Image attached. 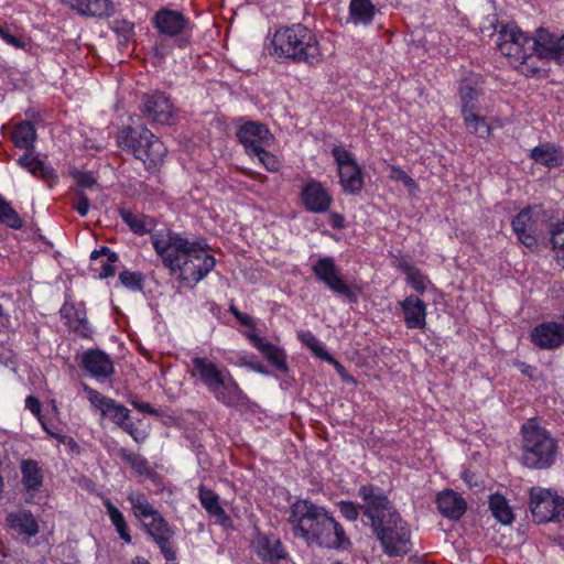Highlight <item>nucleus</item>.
<instances>
[{
  "label": "nucleus",
  "instance_id": "nucleus-1",
  "mask_svg": "<svg viewBox=\"0 0 564 564\" xmlns=\"http://www.w3.org/2000/svg\"><path fill=\"white\" fill-rule=\"evenodd\" d=\"M151 241L164 267L183 282H199L215 268L214 256L196 241L172 232Z\"/></svg>",
  "mask_w": 564,
  "mask_h": 564
},
{
  "label": "nucleus",
  "instance_id": "nucleus-2",
  "mask_svg": "<svg viewBox=\"0 0 564 564\" xmlns=\"http://www.w3.org/2000/svg\"><path fill=\"white\" fill-rule=\"evenodd\" d=\"M289 524L293 534L308 545L327 549H346L350 541L343 525L326 510L308 499H297L290 506Z\"/></svg>",
  "mask_w": 564,
  "mask_h": 564
},
{
  "label": "nucleus",
  "instance_id": "nucleus-3",
  "mask_svg": "<svg viewBox=\"0 0 564 564\" xmlns=\"http://www.w3.org/2000/svg\"><path fill=\"white\" fill-rule=\"evenodd\" d=\"M195 386L205 388L217 402L242 412L251 400L227 368H221L207 357L194 356L187 370Z\"/></svg>",
  "mask_w": 564,
  "mask_h": 564
},
{
  "label": "nucleus",
  "instance_id": "nucleus-4",
  "mask_svg": "<svg viewBox=\"0 0 564 564\" xmlns=\"http://www.w3.org/2000/svg\"><path fill=\"white\" fill-rule=\"evenodd\" d=\"M134 518L141 523L144 533L159 547L166 564H174L177 557L176 549L173 545V539L176 534L163 514L154 508L148 497L141 491H131L127 496Z\"/></svg>",
  "mask_w": 564,
  "mask_h": 564
},
{
  "label": "nucleus",
  "instance_id": "nucleus-5",
  "mask_svg": "<svg viewBox=\"0 0 564 564\" xmlns=\"http://www.w3.org/2000/svg\"><path fill=\"white\" fill-rule=\"evenodd\" d=\"M273 55L293 62L315 65L322 61L319 43L315 34L303 24L281 26L272 39Z\"/></svg>",
  "mask_w": 564,
  "mask_h": 564
},
{
  "label": "nucleus",
  "instance_id": "nucleus-6",
  "mask_svg": "<svg viewBox=\"0 0 564 564\" xmlns=\"http://www.w3.org/2000/svg\"><path fill=\"white\" fill-rule=\"evenodd\" d=\"M521 464L530 469H547L554 465L558 451L557 440L538 419H530L521 426Z\"/></svg>",
  "mask_w": 564,
  "mask_h": 564
},
{
  "label": "nucleus",
  "instance_id": "nucleus-7",
  "mask_svg": "<svg viewBox=\"0 0 564 564\" xmlns=\"http://www.w3.org/2000/svg\"><path fill=\"white\" fill-rule=\"evenodd\" d=\"M117 145L132 153L151 173L160 170L167 154L164 143L147 127L140 131L130 126L122 127L117 133Z\"/></svg>",
  "mask_w": 564,
  "mask_h": 564
},
{
  "label": "nucleus",
  "instance_id": "nucleus-8",
  "mask_svg": "<svg viewBox=\"0 0 564 564\" xmlns=\"http://www.w3.org/2000/svg\"><path fill=\"white\" fill-rule=\"evenodd\" d=\"M370 527L382 552L389 557H403L411 551V529L398 510L375 520Z\"/></svg>",
  "mask_w": 564,
  "mask_h": 564
},
{
  "label": "nucleus",
  "instance_id": "nucleus-9",
  "mask_svg": "<svg viewBox=\"0 0 564 564\" xmlns=\"http://www.w3.org/2000/svg\"><path fill=\"white\" fill-rule=\"evenodd\" d=\"M498 50L511 66L519 65L528 54L536 52L535 36L524 34L517 26L503 25L498 33Z\"/></svg>",
  "mask_w": 564,
  "mask_h": 564
},
{
  "label": "nucleus",
  "instance_id": "nucleus-10",
  "mask_svg": "<svg viewBox=\"0 0 564 564\" xmlns=\"http://www.w3.org/2000/svg\"><path fill=\"white\" fill-rule=\"evenodd\" d=\"M83 390L91 406L97 409L102 417L110 420L127 434H133L134 422L131 420L130 410L128 408L118 403L116 400L101 394L88 384H83Z\"/></svg>",
  "mask_w": 564,
  "mask_h": 564
},
{
  "label": "nucleus",
  "instance_id": "nucleus-11",
  "mask_svg": "<svg viewBox=\"0 0 564 564\" xmlns=\"http://www.w3.org/2000/svg\"><path fill=\"white\" fill-rule=\"evenodd\" d=\"M337 165L339 185L344 193L356 195L364 188V173L354 154L341 145L332 149Z\"/></svg>",
  "mask_w": 564,
  "mask_h": 564
},
{
  "label": "nucleus",
  "instance_id": "nucleus-12",
  "mask_svg": "<svg viewBox=\"0 0 564 564\" xmlns=\"http://www.w3.org/2000/svg\"><path fill=\"white\" fill-rule=\"evenodd\" d=\"M358 497L361 499V512L370 524L380 518L387 517L397 511L387 491L373 484L361 485L358 489Z\"/></svg>",
  "mask_w": 564,
  "mask_h": 564
},
{
  "label": "nucleus",
  "instance_id": "nucleus-13",
  "mask_svg": "<svg viewBox=\"0 0 564 564\" xmlns=\"http://www.w3.org/2000/svg\"><path fill=\"white\" fill-rule=\"evenodd\" d=\"M140 110L144 117L161 124L171 123L175 115V107L170 96L160 90L144 94L141 98Z\"/></svg>",
  "mask_w": 564,
  "mask_h": 564
},
{
  "label": "nucleus",
  "instance_id": "nucleus-14",
  "mask_svg": "<svg viewBox=\"0 0 564 564\" xmlns=\"http://www.w3.org/2000/svg\"><path fill=\"white\" fill-rule=\"evenodd\" d=\"M299 197L304 208L315 214L327 213L334 202L330 192L315 178L307 180L301 186Z\"/></svg>",
  "mask_w": 564,
  "mask_h": 564
},
{
  "label": "nucleus",
  "instance_id": "nucleus-15",
  "mask_svg": "<svg viewBox=\"0 0 564 564\" xmlns=\"http://www.w3.org/2000/svg\"><path fill=\"white\" fill-rule=\"evenodd\" d=\"M59 314L72 332L83 338L91 337L93 329L87 319L86 307L83 302L77 303L74 301L68 289L65 292V301L59 310Z\"/></svg>",
  "mask_w": 564,
  "mask_h": 564
},
{
  "label": "nucleus",
  "instance_id": "nucleus-16",
  "mask_svg": "<svg viewBox=\"0 0 564 564\" xmlns=\"http://www.w3.org/2000/svg\"><path fill=\"white\" fill-rule=\"evenodd\" d=\"M540 221L533 216V210L528 207L518 213L512 220V228L519 241L531 252H536L540 247Z\"/></svg>",
  "mask_w": 564,
  "mask_h": 564
},
{
  "label": "nucleus",
  "instance_id": "nucleus-17",
  "mask_svg": "<svg viewBox=\"0 0 564 564\" xmlns=\"http://www.w3.org/2000/svg\"><path fill=\"white\" fill-rule=\"evenodd\" d=\"M237 138L250 156L264 147H269L273 141V135L268 127L256 121L242 124L237 131Z\"/></svg>",
  "mask_w": 564,
  "mask_h": 564
},
{
  "label": "nucleus",
  "instance_id": "nucleus-18",
  "mask_svg": "<svg viewBox=\"0 0 564 564\" xmlns=\"http://www.w3.org/2000/svg\"><path fill=\"white\" fill-rule=\"evenodd\" d=\"M556 498L550 489L533 487L530 490L529 508L533 520L541 524L553 522L556 517Z\"/></svg>",
  "mask_w": 564,
  "mask_h": 564
},
{
  "label": "nucleus",
  "instance_id": "nucleus-19",
  "mask_svg": "<svg viewBox=\"0 0 564 564\" xmlns=\"http://www.w3.org/2000/svg\"><path fill=\"white\" fill-rule=\"evenodd\" d=\"M257 556L264 563L274 564L289 554L279 535L258 531L251 542Z\"/></svg>",
  "mask_w": 564,
  "mask_h": 564
},
{
  "label": "nucleus",
  "instance_id": "nucleus-20",
  "mask_svg": "<svg viewBox=\"0 0 564 564\" xmlns=\"http://www.w3.org/2000/svg\"><path fill=\"white\" fill-rule=\"evenodd\" d=\"M531 343L544 350L560 348L564 344V324L547 321L533 327L530 334Z\"/></svg>",
  "mask_w": 564,
  "mask_h": 564
},
{
  "label": "nucleus",
  "instance_id": "nucleus-21",
  "mask_svg": "<svg viewBox=\"0 0 564 564\" xmlns=\"http://www.w3.org/2000/svg\"><path fill=\"white\" fill-rule=\"evenodd\" d=\"M20 471L25 501L33 503L34 498L42 491L44 485L43 469L37 460L25 458L20 462Z\"/></svg>",
  "mask_w": 564,
  "mask_h": 564
},
{
  "label": "nucleus",
  "instance_id": "nucleus-22",
  "mask_svg": "<svg viewBox=\"0 0 564 564\" xmlns=\"http://www.w3.org/2000/svg\"><path fill=\"white\" fill-rule=\"evenodd\" d=\"M535 45L539 56L564 65V33L558 36L541 26L535 32Z\"/></svg>",
  "mask_w": 564,
  "mask_h": 564
},
{
  "label": "nucleus",
  "instance_id": "nucleus-23",
  "mask_svg": "<svg viewBox=\"0 0 564 564\" xmlns=\"http://www.w3.org/2000/svg\"><path fill=\"white\" fill-rule=\"evenodd\" d=\"M245 336L250 340L253 347L259 350L264 358L280 372H288L289 365L286 361V354L280 346L265 341L254 330L245 333Z\"/></svg>",
  "mask_w": 564,
  "mask_h": 564
},
{
  "label": "nucleus",
  "instance_id": "nucleus-24",
  "mask_svg": "<svg viewBox=\"0 0 564 564\" xmlns=\"http://www.w3.org/2000/svg\"><path fill=\"white\" fill-rule=\"evenodd\" d=\"M82 366L96 379L110 378L115 373V366L110 356L100 349L85 351L82 357Z\"/></svg>",
  "mask_w": 564,
  "mask_h": 564
},
{
  "label": "nucleus",
  "instance_id": "nucleus-25",
  "mask_svg": "<svg viewBox=\"0 0 564 564\" xmlns=\"http://www.w3.org/2000/svg\"><path fill=\"white\" fill-rule=\"evenodd\" d=\"M198 499L202 507L205 509L209 517L215 519L217 524L226 530L234 528L232 519L221 507L220 498L214 490L205 487L204 485H200L198 487Z\"/></svg>",
  "mask_w": 564,
  "mask_h": 564
},
{
  "label": "nucleus",
  "instance_id": "nucleus-26",
  "mask_svg": "<svg viewBox=\"0 0 564 564\" xmlns=\"http://www.w3.org/2000/svg\"><path fill=\"white\" fill-rule=\"evenodd\" d=\"M153 24L160 33L177 36L187 29L188 20L182 12L164 8L155 13Z\"/></svg>",
  "mask_w": 564,
  "mask_h": 564
},
{
  "label": "nucleus",
  "instance_id": "nucleus-27",
  "mask_svg": "<svg viewBox=\"0 0 564 564\" xmlns=\"http://www.w3.org/2000/svg\"><path fill=\"white\" fill-rule=\"evenodd\" d=\"M436 505L441 514L449 520H459L467 510V502L463 496L453 489H444L436 496Z\"/></svg>",
  "mask_w": 564,
  "mask_h": 564
},
{
  "label": "nucleus",
  "instance_id": "nucleus-28",
  "mask_svg": "<svg viewBox=\"0 0 564 564\" xmlns=\"http://www.w3.org/2000/svg\"><path fill=\"white\" fill-rule=\"evenodd\" d=\"M405 326L409 329H423L426 325V305L415 295H409L400 302Z\"/></svg>",
  "mask_w": 564,
  "mask_h": 564
},
{
  "label": "nucleus",
  "instance_id": "nucleus-29",
  "mask_svg": "<svg viewBox=\"0 0 564 564\" xmlns=\"http://www.w3.org/2000/svg\"><path fill=\"white\" fill-rule=\"evenodd\" d=\"M118 260L119 258L116 252L111 251L108 247H101L99 250H94L90 254V271L98 279L111 278L116 273L115 263Z\"/></svg>",
  "mask_w": 564,
  "mask_h": 564
},
{
  "label": "nucleus",
  "instance_id": "nucleus-30",
  "mask_svg": "<svg viewBox=\"0 0 564 564\" xmlns=\"http://www.w3.org/2000/svg\"><path fill=\"white\" fill-rule=\"evenodd\" d=\"M481 84L482 78L480 75L466 76L460 80L458 96L460 98L462 112L479 107L477 100L482 95Z\"/></svg>",
  "mask_w": 564,
  "mask_h": 564
},
{
  "label": "nucleus",
  "instance_id": "nucleus-31",
  "mask_svg": "<svg viewBox=\"0 0 564 564\" xmlns=\"http://www.w3.org/2000/svg\"><path fill=\"white\" fill-rule=\"evenodd\" d=\"M8 527L19 535L30 539L39 533V523L30 510H20L7 516Z\"/></svg>",
  "mask_w": 564,
  "mask_h": 564
},
{
  "label": "nucleus",
  "instance_id": "nucleus-32",
  "mask_svg": "<svg viewBox=\"0 0 564 564\" xmlns=\"http://www.w3.org/2000/svg\"><path fill=\"white\" fill-rule=\"evenodd\" d=\"M530 158L535 163L547 169L560 167L564 162V154L561 148L551 142H546L532 149Z\"/></svg>",
  "mask_w": 564,
  "mask_h": 564
},
{
  "label": "nucleus",
  "instance_id": "nucleus-33",
  "mask_svg": "<svg viewBox=\"0 0 564 564\" xmlns=\"http://www.w3.org/2000/svg\"><path fill=\"white\" fill-rule=\"evenodd\" d=\"M19 164L28 170L33 176L45 182L50 187L57 181V175L51 166L46 165L32 153H25L19 159Z\"/></svg>",
  "mask_w": 564,
  "mask_h": 564
},
{
  "label": "nucleus",
  "instance_id": "nucleus-34",
  "mask_svg": "<svg viewBox=\"0 0 564 564\" xmlns=\"http://www.w3.org/2000/svg\"><path fill=\"white\" fill-rule=\"evenodd\" d=\"M118 213L129 229L138 236L150 234L158 224L155 218L144 214H135L126 207H120Z\"/></svg>",
  "mask_w": 564,
  "mask_h": 564
},
{
  "label": "nucleus",
  "instance_id": "nucleus-35",
  "mask_svg": "<svg viewBox=\"0 0 564 564\" xmlns=\"http://www.w3.org/2000/svg\"><path fill=\"white\" fill-rule=\"evenodd\" d=\"M488 508L491 516L502 525H510L516 519L509 500L500 492L491 494L488 498Z\"/></svg>",
  "mask_w": 564,
  "mask_h": 564
},
{
  "label": "nucleus",
  "instance_id": "nucleus-36",
  "mask_svg": "<svg viewBox=\"0 0 564 564\" xmlns=\"http://www.w3.org/2000/svg\"><path fill=\"white\" fill-rule=\"evenodd\" d=\"M102 505L119 538L127 544L132 543L129 524L123 513L112 503L109 498L102 500Z\"/></svg>",
  "mask_w": 564,
  "mask_h": 564
},
{
  "label": "nucleus",
  "instance_id": "nucleus-37",
  "mask_svg": "<svg viewBox=\"0 0 564 564\" xmlns=\"http://www.w3.org/2000/svg\"><path fill=\"white\" fill-rule=\"evenodd\" d=\"M10 140L17 148L33 150L36 140V130L32 122L22 121L13 126Z\"/></svg>",
  "mask_w": 564,
  "mask_h": 564
},
{
  "label": "nucleus",
  "instance_id": "nucleus-38",
  "mask_svg": "<svg viewBox=\"0 0 564 564\" xmlns=\"http://www.w3.org/2000/svg\"><path fill=\"white\" fill-rule=\"evenodd\" d=\"M376 15V7L371 0H350L349 19L355 24L368 25Z\"/></svg>",
  "mask_w": 564,
  "mask_h": 564
},
{
  "label": "nucleus",
  "instance_id": "nucleus-39",
  "mask_svg": "<svg viewBox=\"0 0 564 564\" xmlns=\"http://www.w3.org/2000/svg\"><path fill=\"white\" fill-rule=\"evenodd\" d=\"M118 456L127 464L130 465L132 470L139 476H145L152 479L155 473L151 469L148 459L141 454L133 453L128 448L121 447L118 451Z\"/></svg>",
  "mask_w": 564,
  "mask_h": 564
},
{
  "label": "nucleus",
  "instance_id": "nucleus-40",
  "mask_svg": "<svg viewBox=\"0 0 564 564\" xmlns=\"http://www.w3.org/2000/svg\"><path fill=\"white\" fill-rule=\"evenodd\" d=\"M464 124L466 129L474 134L479 137L488 135L491 131L486 117L479 115V107L473 110L462 112Z\"/></svg>",
  "mask_w": 564,
  "mask_h": 564
},
{
  "label": "nucleus",
  "instance_id": "nucleus-41",
  "mask_svg": "<svg viewBox=\"0 0 564 564\" xmlns=\"http://www.w3.org/2000/svg\"><path fill=\"white\" fill-rule=\"evenodd\" d=\"M83 4L76 12L86 17H107L112 9L110 0H83Z\"/></svg>",
  "mask_w": 564,
  "mask_h": 564
},
{
  "label": "nucleus",
  "instance_id": "nucleus-42",
  "mask_svg": "<svg viewBox=\"0 0 564 564\" xmlns=\"http://www.w3.org/2000/svg\"><path fill=\"white\" fill-rule=\"evenodd\" d=\"M550 241L554 258L558 264L564 267V221H557L550 229Z\"/></svg>",
  "mask_w": 564,
  "mask_h": 564
},
{
  "label": "nucleus",
  "instance_id": "nucleus-43",
  "mask_svg": "<svg viewBox=\"0 0 564 564\" xmlns=\"http://www.w3.org/2000/svg\"><path fill=\"white\" fill-rule=\"evenodd\" d=\"M329 291L337 295L343 302L355 304L362 294L359 284H326Z\"/></svg>",
  "mask_w": 564,
  "mask_h": 564
},
{
  "label": "nucleus",
  "instance_id": "nucleus-44",
  "mask_svg": "<svg viewBox=\"0 0 564 564\" xmlns=\"http://www.w3.org/2000/svg\"><path fill=\"white\" fill-rule=\"evenodd\" d=\"M542 59H545V57H541L538 52H534L528 54L527 58H523V61L519 62V65H514L513 67L527 77H541L545 73V70L540 67Z\"/></svg>",
  "mask_w": 564,
  "mask_h": 564
},
{
  "label": "nucleus",
  "instance_id": "nucleus-45",
  "mask_svg": "<svg viewBox=\"0 0 564 564\" xmlns=\"http://www.w3.org/2000/svg\"><path fill=\"white\" fill-rule=\"evenodd\" d=\"M313 270L323 282H341L332 258L319 259Z\"/></svg>",
  "mask_w": 564,
  "mask_h": 564
},
{
  "label": "nucleus",
  "instance_id": "nucleus-46",
  "mask_svg": "<svg viewBox=\"0 0 564 564\" xmlns=\"http://www.w3.org/2000/svg\"><path fill=\"white\" fill-rule=\"evenodd\" d=\"M0 223L13 228L20 229L23 226L22 219L12 206L0 195Z\"/></svg>",
  "mask_w": 564,
  "mask_h": 564
},
{
  "label": "nucleus",
  "instance_id": "nucleus-47",
  "mask_svg": "<svg viewBox=\"0 0 564 564\" xmlns=\"http://www.w3.org/2000/svg\"><path fill=\"white\" fill-rule=\"evenodd\" d=\"M297 338L302 345L307 347L319 359H322L324 354L328 352L318 338L310 330L300 332Z\"/></svg>",
  "mask_w": 564,
  "mask_h": 564
},
{
  "label": "nucleus",
  "instance_id": "nucleus-48",
  "mask_svg": "<svg viewBox=\"0 0 564 564\" xmlns=\"http://www.w3.org/2000/svg\"><path fill=\"white\" fill-rule=\"evenodd\" d=\"M340 516L346 519L347 521H357L360 512H361V505H358L354 501L348 500H341L336 503Z\"/></svg>",
  "mask_w": 564,
  "mask_h": 564
},
{
  "label": "nucleus",
  "instance_id": "nucleus-49",
  "mask_svg": "<svg viewBox=\"0 0 564 564\" xmlns=\"http://www.w3.org/2000/svg\"><path fill=\"white\" fill-rule=\"evenodd\" d=\"M252 156H257L259 162L263 164L269 172H279L281 169V161L279 158L264 150V148L256 152Z\"/></svg>",
  "mask_w": 564,
  "mask_h": 564
},
{
  "label": "nucleus",
  "instance_id": "nucleus-50",
  "mask_svg": "<svg viewBox=\"0 0 564 564\" xmlns=\"http://www.w3.org/2000/svg\"><path fill=\"white\" fill-rule=\"evenodd\" d=\"M72 176L76 182V189L84 191L85 188H91L97 184V180L91 172L73 171Z\"/></svg>",
  "mask_w": 564,
  "mask_h": 564
},
{
  "label": "nucleus",
  "instance_id": "nucleus-51",
  "mask_svg": "<svg viewBox=\"0 0 564 564\" xmlns=\"http://www.w3.org/2000/svg\"><path fill=\"white\" fill-rule=\"evenodd\" d=\"M76 199L72 202V207L75 209L80 216H86L89 210V199L84 191L75 189Z\"/></svg>",
  "mask_w": 564,
  "mask_h": 564
},
{
  "label": "nucleus",
  "instance_id": "nucleus-52",
  "mask_svg": "<svg viewBox=\"0 0 564 564\" xmlns=\"http://www.w3.org/2000/svg\"><path fill=\"white\" fill-rule=\"evenodd\" d=\"M322 360L328 362L329 365L334 366L336 372L340 376V378L345 381V382H352L355 383L356 380L352 376L348 375L345 367L333 356L330 355L329 352L327 354H324V356H322Z\"/></svg>",
  "mask_w": 564,
  "mask_h": 564
},
{
  "label": "nucleus",
  "instance_id": "nucleus-53",
  "mask_svg": "<svg viewBox=\"0 0 564 564\" xmlns=\"http://www.w3.org/2000/svg\"><path fill=\"white\" fill-rule=\"evenodd\" d=\"M390 177L392 180L402 182L410 189H414L417 186L415 181L411 176H409L404 170H402L399 166L391 167Z\"/></svg>",
  "mask_w": 564,
  "mask_h": 564
},
{
  "label": "nucleus",
  "instance_id": "nucleus-54",
  "mask_svg": "<svg viewBox=\"0 0 564 564\" xmlns=\"http://www.w3.org/2000/svg\"><path fill=\"white\" fill-rule=\"evenodd\" d=\"M241 365L249 367L253 371L268 376V369L258 360L257 356L248 355L241 358Z\"/></svg>",
  "mask_w": 564,
  "mask_h": 564
},
{
  "label": "nucleus",
  "instance_id": "nucleus-55",
  "mask_svg": "<svg viewBox=\"0 0 564 564\" xmlns=\"http://www.w3.org/2000/svg\"><path fill=\"white\" fill-rule=\"evenodd\" d=\"M229 312L236 317V319L243 326H247V327H250V328H254L256 326V323L253 321V318L246 314V313H242L238 310V307L231 303L230 306H229Z\"/></svg>",
  "mask_w": 564,
  "mask_h": 564
},
{
  "label": "nucleus",
  "instance_id": "nucleus-56",
  "mask_svg": "<svg viewBox=\"0 0 564 564\" xmlns=\"http://www.w3.org/2000/svg\"><path fill=\"white\" fill-rule=\"evenodd\" d=\"M25 408L36 417L37 421H41L43 417L42 405L35 395L31 394L25 398Z\"/></svg>",
  "mask_w": 564,
  "mask_h": 564
},
{
  "label": "nucleus",
  "instance_id": "nucleus-57",
  "mask_svg": "<svg viewBox=\"0 0 564 564\" xmlns=\"http://www.w3.org/2000/svg\"><path fill=\"white\" fill-rule=\"evenodd\" d=\"M130 404L138 411L149 414V415H158L159 411L154 409L150 403L139 401L137 398H132L129 400Z\"/></svg>",
  "mask_w": 564,
  "mask_h": 564
},
{
  "label": "nucleus",
  "instance_id": "nucleus-58",
  "mask_svg": "<svg viewBox=\"0 0 564 564\" xmlns=\"http://www.w3.org/2000/svg\"><path fill=\"white\" fill-rule=\"evenodd\" d=\"M0 37H2L8 44H10L17 48H23L25 45L21 37L9 33L1 25H0Z\"/></svg>",
  "mask_w": 564,
  "mask_h": 564
},
{
  "label": "nucleus",
  "instance_id": "nucleus-59",
  "mask_svg": "<svg viewBox=\"0 0 564 564\" xmlns=\"http://www.w3.org/2000/svg\"><path fill=\"white\" fill-rule=\"evenodd\" d=\"M401 268L404 271V273L406 274L408 282H413V283L423 282V275L414 267L409 265V264H403V265H401Z\"/></svg>",
  "mask_w": 564,
  "mask_h": 564
},
{
  "label": "nucleus",
  "instance_id": "nucleus-60",
  "mask_svg": "<svg viewBox=\"0 0 564 564\" xmlns=\"http://www.w3.org/2000/svg\"><path fill=\"white\" fill-rule=\"evenodd\" d=\"M328 221L334 229H343L345 227V218L339 213H330L328 216Z\"/></svg>",
  "mask_w": 564,
  "mask_h": 564
},
{
  "label": "nucleus",
  "instance_id": "nucleus-61",
  "mask_svg": "<svg viewBox=\"0 0 564 564\" xmlns=\"http://www.w3.org/2000/svg\"><path fill=\"white\" fill-rule=\"evenodd\" d=\"M554 514H556V517H554L553 522L564 521V498H561L560 496L556 498V511Z\"/></svg>",
  "mask_w": 564,
  "mask_h": 564
},
{
  "label": "nucleus",
  "instance_id": "nucleus-62",
  "mask_svg": "<svg viewBox=\"0 0 564 564\" xmlns=\"http://www.w3.org/2000/svg\"><path fill=\"white\" fill-rule=\"evenodd\" d=\"M119 282H141V274L122 271L119 274Z\"/></svg>",
  "mask_w": 564,
  "mask_h": 564
},
{
  "label": "nucleus",
  "instance_id": "nucleus-63",
  "mask_svg": "<svg viewBox=\"0 0 564 564\" xmlns=\"http://www.w3.org/2000/svg\"><path fill=\"white\" fill-rule=\"evenodd\" d=\"M39 423L41 424L43 431L48 434L51 437L53 438H56L58 441H63L64 436L58 434V433H55L51 426H48V424L45 422L44 417L41 419V421H39Z\"/></svg>",
  "mask_w": 564,
  "mask_h": 564
},
{
  "label": "nucleus",
  "instance_id": "nucleus-64",
  "mask_svg": "<svg viewBox=\"0 0 564 564\" xmlns=\"http://www.w3.org/2000/svg\"><path fill=\"white\" fill-rule=\"evenodd\" d=\"M518 368L522 375L528 376L530 378L532 377V372L535 370L534 367H532L525 362H519Z\"/></svg>",
  "mask_w": 564,
  "mask_h": 564
}]
</instances>
